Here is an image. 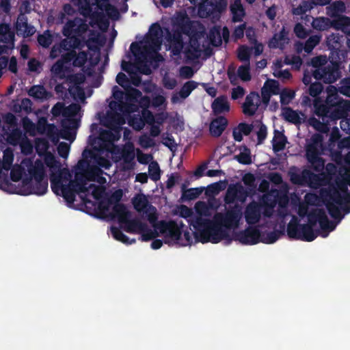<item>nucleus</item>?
Returning a JSON list of instances; mask_svg holds the SVG:
<instances>
[{
    "label": "nucleus",
    "mask_w": 350,
    "mask_h": 350,
    "mask_svg": "<svg viewBox=\"0 0 350 350\" xmlns=\"http://www.w3.org/2000/svg\"><path fill=\"white\" fill-rule=\"evenodd\" d=\"M281 234L282 232L278 230L260 234V241L267 244L273 243L280 238Z\"/></svg>",
    "instance_id": "a19ab883"
},
{
    "label": "nucleus",
    "mask_w": 350,
    "mask_h": 350,
    "mask_svg": "<svg viewBox=\"0 0 350 350\" xmlns=\"http://www.w3.org/2000/svg\"><path fill=\"white\" fill-rule=\"evenodd\" d=\"M228 77L232 85H236L237 77H239L243 81H249L252 79L250 74V62L241 65L238 68L237 75L234 72V70H231L230 68L227 72Z\"/></svg>",
    "instance_id": "2eb2a0df"
},
{
    "label": "nucleus",
    "mask_w": 350,
    "mask_h": 350,
    "mask_svg": "<svg viewBox=\"0 0 350 350\" xmlns=\"http://www.w3.org/2000/svg\"><path fill=\"white\" fill-rule=\"evenodd\" d=\"M28 172L30 178L23 180L25 184L30 183L31 179L36 180L46 178L45 167L43 162L40 159H36L33 164L28 167Z\"/></svg>",
    "instance_id": "f3484780"
},
{
    "label": "nucleus",
    "mask_w": 350,
    "mask_h": 350,
    "mask_svg": "<svg viewBox=\"0 0 350 350\" xmlns=\"http://www.w3.org/2000/svg\"><path fill=\"white\" fill-rule=\"evenodd\" d=\"M189 49H187L185 53L187 54H190L193 57H198L195 53H200V43L199 39L200 38V36L198 32H195L193 34L189 33Z\"/></svg>",
    "instance_id": "2f4dec72"
},
{
    "label": "nucleus",
    "mask_w": 350,
    "mask_h": 350,
    "mask_svg": "<svg viewBox=\"0 0 350 350\" xmlns=\"http://www.w3.org/2000/svg\"><path fill=\"white\" fill-rule=\"evenodd\" d=\"M332 111L329 110L328 118L332 120H339L341 118H346L347 117V112L350 111V100H342L341 105H337Z\"/></svg>",
    "instance_id": "4be33fe9"
},
{
    "label": "nucleus",
    "mask_w": 350,
    "mask_h": 350,
    "mask_svg": "<svg viewBox=\"0 0 350 350\" xmlns=\"http://www.w3.org/2000/svg\"><path fill=\"white\" fill-rule=\"evenodd\" d=\"M129 124L136 131L144 129L145 124L142 116H133L129 120Z\"/></svg>",
    "instance_id": "0e129e2a"
},
{
    "label": "nucleus",
    "mask_w": 350,
    "mask_h": 350,
    "mask_svg": "<svg viewBox=\"0 0 350 350\" xmlns=\"http://www.w3.org/2000/svg\"><path fill=\"white\" fill-rule=\"evenodd\" d=\"M211 108L215 114L218 115L228 112L230 109V104L226 96H219L212 103Z\"/></svg>",
    "instance_id": "393cba45"
},
{
    "label": "nucleus",
    "mask_w": 350,
    "mask_h": 350,
    "mask_svg": "<svg viewBox=\"0 0 350 350\" xmlns=\"http://www.w3.org/2000/svg\"><path fill=\"white\" fill-rule=\"evenodd\" d=\"M314 29L324 31L333 27L336 30H341L345 33H350V17L339 15L337 18L330 20L327 17H317L312 23Z\"/></svg>",
    "instance_id": "20e7f679"
},
{
    "label": "nucleus",
    "mask_w": 350,
    "mask_h": 350,
    "mask_svg": "<svg viewBox=\"0 0 350 350\" xmlns=\"http://www.w3.org/2000/svg\"><path fill=\"white\" fill-rule=\"evenodd\" d=\"M51 71L57 75H64L66 71L65 64L59 59L52 66Z\"/></svg>",
    "instance_id": "338daca9"
},
{
    "label": "nucleus",
    "mask_w": 350,
    "mask_h": 350,
    "mask_svg": "<svg viewBox=\"0 0 350 350\" xmlns=\"http://www.w3.org/2000/svg\"><path fill=\"white\" fill-rule=\"evenodd\" d=\"M308 170H304L301 174L294 173L291 176V180L293 183L299 185H304L306 184V176L308 175L306 172Z\"/></svg>",
    "instance_id": "4d7b16f0"
},
{
    "label": "nucleus",
    "mask_w": 350,
    "mask_h": 350,
    "mask_svg": "<svg viewBox=\"0 0 350 350\" xmlns=\"http://www.w3.org/2000/svg\"><path fill=\"white\" fill-rule=\"evenodd\" d=\"M153 227L158 229L159 232L176 243L179 244L182 236L183 228L185 225L181 221L178 224L175 221H161L159 223L152 224Z\"/></svg>",
    "instance_id": "0eeeda50"
},
{
    "label": "nucleus",
    "mask_w": 350,
    "mask_h": 350,
    "mask_svg": "<svg viewBox=\"0 0 350 350\" xmlns=\"http://www.w3.org/2000/svg\"><path fill=\"white\" fill-rule=\"evenodd\" d=\"M62 50L70 51L76 49H81L83 46L82 40L76 36H69L63 39L59 44Z\"/></svg>",
    "instance_id": "a878e982"
},
{
    "label": "nucleus",
    "mask_w": 350,
    "mask_h": 350,
    "mask_svg": "<svg viewBox=\"0 0 350 350\" xmlns=\"http://www.w3.org/2000/svg\"><path fill=\"white\" fill-rule=\"evenodd\" d=\"M208 39L210 43L214 46H220L222 43L220 31L217 29L210 31Z\"/></svg>",
    "instance_id": "bf43d9fd"
},
{
    "label": "nucleus",
    "mask_w": 350,
    "mask_h": 350,
    "mask_svg": "<svg viewBox=\"0 0 350 350\" xmlns=\"http://www.w3.org/2000/svg\"><path fill=\"white\" fill-rule=\"evenodd\" d=\"M122 224H125L124 230L132 234H139L140 231L144 230L146 227V224L142 222L139 218L130 219L129 217Z\"/></svg>",
    "instance_id": "b1692460"
},
{
    "label": "nucleus",
    "mask_w": 350,
    "mask_h": 350,
    "mask_svg": "<svg viewBox=\"0 0 350 350\" xmlns=\"http://www.w3.org/2000/svg\"><path fill=\"white\" fill-rule=\"evenodd\" d=\"M323 137L320 134H315L311 138V143L306 146V157L308 161L311 163L312 168L317 172H323L325 168V161L319 156V146L321 144Z\"/></svg>",
    "instance_id": "39448f33"
},
{
    "label": "nucleus",
    "mask_w": 350,
    "mask_h": 350,
    "mask_svg": "<svg viewBox=\"0 0 350 350\" xmlns=\"http://www.w3.org/2000/svg\"><path fill=\"white\" fill-rule=\"evenodd\" d=\"M210 3L212 11L217 12L218 14L225 12L228 5L227 0H210Z\"/></svg>",
    "instance_id": "49530a36"
},
{
    "label": "nucleus",
    "mask_w": 350,
    "mask_h": 350,
    "mask_svg": "<svg viewBox=\"0 0 350 350\" xmlns=\"http://www.w3.org/2000/svg\"><path fill=\"white\" fill-rule=\"evenodd\" d=\"M337 178L336 186L329 183L328 187L320 189L321 200L325 204L329 215L339 223L345 215L350 213V193L343 172Z\"/></svg>",
    "instance_id": "7ed1b4c3"
},
{
    "label": "nucleus",
    "mask_w": 350,
    "mask_h": 350,
    "mask_svg": "<svg viewBox=\"0 0 350 350\" xmlns=\"http://www.w3.org/2000/svg\"><path fill=\"white\" fill-rule=\"evenodd\" d=\"M321 36L319 35H313L308 38L306 41L304 50L307 53H310L313 49L319 44L321 41Z\"/></svg>",
    "instance_id": "603ef678"
},
{
    "label": "nucleus",
    "mask_w": 350,
    "mask_h": 350,
    "mask_svg": "<svg viewBox=\"0 0 350 350\" xmlns=\"http://www.w3.org/2000/svg\"><path fill=\"white\" fill-rule=\"evenodd\" d=\"M86 179L83 173L77 172L75 174V179L71 180L68 185H70L77 193H85L88 191L86 187Z\"/></svg>",
    "instance_id": "c85d7f7f"
},
{
    "label": "nucleus",
    "mask_w": 350,
    "mask_h": 350,
    "mask_svg": "<svg viewBox=\"0 0 350 350\" xmlns=\"http://www.w3.org/2000/svg\"><path fill=\"white\" fill-rule=\"evenodd\" d=\"M313 107L314 109V113L319 118H321L324 121L325 118H327L331 109L327 105L324 103L321 97H317L314 99Z\"/></svg>",
    "instance_id": "bb28decb"
},
{
    "label": "nucleus",
    "mask_w": 350,
    "mask_h": 350,
    "mask_svg": "<svg viewBox=\"0 0 350 350\" xmlns=\"http://www.w3.org/2000/svg\"><path fill=\"white\" fill-rule=\"evenodd\" d=\"M306 173L308 174L306 176V184L311 188L318 189L321 186L328 187L329 185V178L325 172L314 174L308 170Z\"/></svg>",
    "instance_id": "4468645a"
},
{
    "label": "nucleus",
    "mask_w": 350,
    "mask_h": 350,
    "mask_svg": "<svg viewBox=\"0 0 350 350\" xmlns=\"http://www.w3.org/2000/svg\"><path fill=\"white\" fill-rule=\"evenodd\" d=\"M287 138L283 133L278 130L274 131V137L272 140L273 150L279 152L285 148Z\"/></svg>",
    "instance_id": "72a5a7b5"
},
{
    "label": "nucleus",
    "mask_w": 350,
    "mask_h": 350,
    "mask_svg": "<svg viewBox=\"0 0 350 350\" xmlns=\"http://www.w3.org/2000/svg\"><path fill=\"white\" fill-rule=\"evenodd\" d=\"M48 190V180L47 178L44 179L36 180L35 184L31 187V193L42 196L46 193Z\"/></svg>",
    "instance_id": "c9c22d12"
},
{
    "label": "nucleus",
    "mask_w": 350,
    "mask_h": 350,
    "mask_svg": "<svg viewBox=\"0 0 350 350\" xmlns=\"http://www.w3.org/2000/svg\"><path fill=\"white\" fill-rule=\"evenodd\" d=\"M89 31V25L85 19L80 17H75L68 20L63 27L62 34L65 37L76 36L84 40L83 35Z\"/></svg>",
    "instance_id": "423d86ee"
},
{
    "label": "nucleus",
    "mask_w": 350,
    "mask_h": 350,
    "mask_svg": "<svg viewBox=\"0 0 350 350\" xmlns=\"http://www.w3.org/2000/svg\"><path fill=\"white\" fill-rule=\"evenodd\" d=\"M124 123L122 116L116 112H108L103 124L109 130L119 135L121 125Z\"/></svg>",
    "instance_id": "dca6fc26"
},
{
    "label": "nucleus",
    "mask_w": 350,
    "mask_h": 350,
    "mask_svg": "<svg viewBox=\"0 0 350 350\" xmlns=\"http://www.w3.org/2000/svg\"><path fill=\"white\" fill-rule=\"evenodd\" d=\"M264 88L267 90L272 94H278L280 90L279 83L274 79L267 81L265 83Z\"/></svg>",
    "instance_id": "680f3d73"
},
{
    "label": "nucleus",
    "mask_w": 350,
    "mask_h": 350,
    "mask_svg": "<svg viewBox=\"0 0 350 350\" xmlns=\"http://www.w3.org/2000/svg\"><path fill=\"white\" fill-rule=\"evenodd\" d=\"M111 232L115 239L123 243L131 245L135 243L136 241L135 239L130 240V239L117 227H111Z\"/></svg>",
    "instance_id": "58836bf2"
},
{
    "label": "nucleus",
    "mask_w": 350,
    "mask_h": 350,
    "mask_svg": "<svg viewBox=\"0 0 350 350\" xmlns=\"http://www.w3.org/2000/svg\"><path fill=\"white\" fill-rule=\"evenodd\" d=\"M139 234H141V240L142 241H149L159 236L157 231L156 230L149 228L147 224L145 229L140 231Z\"/></svg>",
    "instance_id": "864d4df0"
},
{
    "label": "nucleus",
    "mask_w": 350,
    "mask_h": 350,
    "mask_svg": "<svg viewBox=\"0 0 350 350\" xmlns=\"http://www.w3.org/2000/svg\"><path fill=\"white\" fill-rule=\"evenodd\" d=\"M81 107L78 104H70L67 107H64V111L63 112V116L65 118H71L75 116L79 111Z\"/></svg>",
    "instance_id": "5fc2aeb1"
},
{
    "label": "nucleus",
    "mask_w": 350,
    "mask_h": 350,
    "mask_svg": "<svg viewBox=\"0 0 350 350\" xmlns=\"http://www.w3.org/2000/svg\"><path fill=\"white\" fill-rule=\"evenodd\" d=\"M79 126L77 120L73 118H64L61 121V130L59 135L61 138L70 142L75 140L76 137V129Z\"/></svg>",
    "instance_id": "ddd939ff"
},
{
    "label": "nucleus",
    "mask_w": 350,
    "mask_h": 350,
    "mask_svg": "<svg viewBox=\"0 0 350 350\" xmlns=\"http://www.w3.org/2000/svg\"><path fill=\"white\" fill-rule=\"evenodd\" d=\"M294 33L297 38H301V39H304V38H307V36L309 34V33L308 32L306 29L300 23H297L295 25Z\"/></svg>",
    "instance_id": "69168bd1"
},
{
    "label": "nucleus",
    "mask_w": 350,
    "mask_h": 350,
    "mask_svg": "<svg viewBox=\"0 0 350 350\" xmlns=\"http://www.w3.org/2000/svg\"><path fill=\"white\" fill-rule=\"evenodd\" d=\"M62 174H51L50 180L51 189L56 192L55 187H62V193L63 198L69 203H73L75 200V194L77 192L70 185H63L61 182Z\"/></svg>",
    "instance_id": "f8f14e48"
},
{
    "label": "nucleus",
    "mask_w": 350,
    "mask_h": 350,
    "mask_svg": "<svg viewBox=\"0 0 350 350\" xmlns=\"http://www.w3.org/2000/svg\"><path fill=\"white\" fill-rule=\"evenodd\" d=\"M142 92L137 88H131L128 90L125 94L126 102L137 103L142 96Z\"/></svg>",
    "instance_id": "3c124183"
},
{
    "label": "nucleus",
    "mask_w": 350,
    "mask_h": 350,
    "mask_svg": "<svg viewBox=\"0 0 350 350\" xmlns=\"http://www.w3.org/2000/svg\"><path fill=\"white\" fill-rule=\"evenodd\" d=\"M176 25L178 30L185 35H189L191 32H199L193 25L192 21L189 19L186 13H180L176 17Z\"/></svg>",
    "instance_id": "6ab92c4d"
},
{
    "label": "nucleus",
    "mask_w": 350,
    "mask_h": 350,
    "mask_svg": "<svg viewBox=\"0 0 350 350\" xmlns=\"http://www.w3.org/2000/svg\"><path fill=\"white\" fill-rule=\"evenodd\" d=\"M259 98L258 94L255 92H250L247 95L245 102L243 104V112L244 114L252 116H254L258 107V105H254V99Z\"/></svg>",
    "instance_id": "5701e85b"
},
{
    "label": "nucleus",
    "mask_w": 350,
    "mask_h": 350,
    "mask_svg": "<svg viewBox=\"0 0 350 350\" xmlns=\"http://www.w3.org/2000/svg\"><path fill=\"white\" fill-rule=\"evenodd\" d=\"M242 217L238 206L228 209L225 213H217L213 219L198 217L194 221V238L197 242L218 243L222 240L231 243L228 230L237 228Z\"/></svg>",
    "instance_id": "f257e3e1"
},
{
    "label": "nucleus",
    "mask_w": 350,
    "mask_h": 350,
    "mask_svg": "<svg viewBox=\"0 0 350 350\" xmlns=\"http://www.w3.org/2000/svg\"><path fill=\"white\" fill-rule=\"evenodd\" d=\"M312 75L315 79L321 80L325 83H333L341 76L339 64L332 62L331 64L324 66L321 68L314 69L312 70Z\"/></svg>",
    "instance_id": "6e6552de"
},
{
    "label": "nucleus",
    "mask_w": 350,
    "mask_h": 350,
    "mask_svg": "<svg viewBox=\"0 0 350 350\" xmlns=\"http://www.w3.org/2000/svg\"><path fill=\"white\" fill-rule=\"evenodd\" d=\"M195 210L196 213L198 214L197 216H195L193 218L189 220V224L193 227L194 221L198 217H202V216H206L208 215V208L206 205V204L204 202L199 201L196 202L195 205Z\"/></svg>",
    "instance_id": "ea45409f"
},
{
    "label": "nucleus",
    "mask_w": 350,
    "mask_h": 350,
    "mask_svg": "<svg viewBox=\"0 0 350 350\" xmlns=\"http://www.w3.org/2000/svg\"><path fill=\"white\" fill-rule=\"evenodd\" d=\"M148 172L151 180L156 182L161 178V170L157 161L150 163L148 166Z\"/></svg>",
    "instance_id": "09e8293b"
},
{
    "label": "nucleus",
    "mask_w": 350,
    "mask_h": 350,
    "mask_svg": "<svg viewBox=\"0 0 350 350\" xmlns=\"http://www.w3.org/2000/svg\"><path fill=\"white\" fill-rule=\"evenodd\" d=\"M87 59L88 53L85 51H80L79 53H77L75 51V57L72 65L75 67H81L86 63Z\"/></svg>",
    "instance_id": "052dcab7"
},
{
    "label": "nucleus",
    "mask_w": 350,
    "mask_h": 350,
    "mask_svg": "<svg viewBox=\"0 0 350 350\" xmlns=\"http://www.w3.org/2000/svg\"><path fill=\"white\" fill-rule=\"evenodd\" d=\"M242 151L234 156V159L241 164L250 165L252 163L251 152L246 146H243L241 148Z\"/></svg>",
    "instance_id": "4c0bfd02"
},
{
    "label": "nucleus",
    "mask_w": 350,
    "mask_h": 350,
    "mask_svg": "<svg viewBox=\"0 0 350 350\" xmlns=\"http://www.w3.org/2000/svg\"><path fill=\"white\" fill-rule=\"evenodd\" d=\"M261 210L260 206L256 202L250 203L245 208V219L246 222L250 224H255L260 219Z\"/></svg>",
    "instance_id": "a211bd4d"
},
{
    "label": "nucleus",
    "mask_w": 350,
    "mask_h": 350,
    "mask_svg": "<svg viewBox=\"0 0 350 350\" xmlns=\"http://www.w3.org/2000/svg\"><path fill=\"white\" fill-rule=\"evenodd\" d=\"M26 136L23 133L22 131L18 128L12 129L8 136V141L12 145L18 144L22 142Z\"/></svg>",
    "instance_id": "79ce46f5"
},
{
    "label": "nucleus",
    "mask_w": 350,
    "mask_h": 350,
    "mask_svg": "<svg viewBox=\"0 0 350 350\" xmlns=\"http://www.w3.org/2000/svg\"><path fill=\"white\" fill-rule=\"evenodd\" d=\"M328 95L324 101V103L329 106L330 109L337 105H341L342 100H345L342 98L339 97L338 94L336 92V88L333 86H330L328 89Z\"/></svg>",
    "instance_id": "473e14b6"
},
{
    "label": "nucleus",
    "mask_w": 350,
    "mask_h": 350,
    "mask_svg": "<svg viewBox=\"0 0 350 350\" xmlns=\"http://www.w3.org/2000/svg\"><path fill=\"white\" fill-rule=\"evenodd\" d=\"M229 9L232 15V21L233 23H239L243 21V18L245 16V10L241 3V0L231 1Z\"/></svg>",
    "instance_id": "aec40b11"
},
{
    "label": "nucleus",
    "mask_w": 350,
    "mask_h": 350,
    "mask_svg": "<svg viewBox=\"0 0 350 350\" xmlns=\"http://www.w3.org/2000/svg\"><path fill=\"white\" fill-rule=\"evenodd\" d=\"M323 90V85L319 81H315L310 85L308 88V94L314 98L319 97V95Z\"/></svg>",
    "instance_id": "6e6d98bb"
},
{
    "label": "nucleus",
    "mask_w": 350,
    "mask_h": 350,
    "mask_svg": "<svg viewBox=\"0 0 350 350\" xmlns=\"http://www.w3.org/2000/svg\"><path fill=\"white\" fill-rule=\"evenodd\" d=\"M53 36L49 30L44 31L42 34L38 36V42L43 48H48L52 44Z\"/></svg>",
    "instance_id": "8fccbe9b"
},
{
    "label": "nucleus",
    "mask_w": 350,
    "mask_h": 350,
    "mask_svg": "<svg viewBox=\"0 0 350 350\" xmlns=\"http://www.w3.org/2000/svg\"><path fill=\"white\" fill-rule=\"evenodd\" d=\"M44 163L47 167H49L52 170H59L60 168V163L56 159L55 156L51 152H48L46 154L44 157Z\"/></svg>",
    "instance_id": "de8ad7c7"
},
{
    "label": "nucleus",
    "mask_w": 350,
    "mask_h": 350,
    "mask_svg": "<svg viewBox=\"0 0 350 350\" xmlns=\"http://www.w3.org/2000/svg\"><path fill=\"white\" fill-rule=\"evenodd\" d=\"M228 125V120L224 116H219L212 120L209 126V131L213 137L221 135Z\"/></svg>",
    "instance_id": "412c9836"
},
{
    "label": "nucleus",
    "mask_w": 350,
    "mask_h": 350,
    "mask_svg": "<svg viewBox=\"0 0 350 350\" xmlns=\"http://www.w3.org/2000/svg\"><path fill=\"white\" fill-rule=\"evenodd\" d=\"M308 223L299 224L296 217H293L287 226V234L290 239L301 240L307 242L314 241L319 234V230H314L317 222L322 230L323 237H326L328 233L335 229L336 224L329 221L326 213L323 208H314L308 214Z\"/></svg>",
    "instance_id": "f03ea898"
},
{
    "label": "nucleus",
    "mask_w": 350,
    "mask_h": 350,
    "mask_svg": "<svg viewBox=\"0 0 350 350\" xmlns=\"http://www.w3.org/2000/svg\"><path fill=\"white\" fill-rule=\"evenodd\" d=\"M260 231L256 226H249L235 233L234 239L244 245H254L260 242Z\"/></svg>",
    "instance_id": "9d476101"
},
{
    "label": "nucleus",
    "mask_w": 350,
    "mask_h": 350,
    "mask_svg": "<svg viewBox=\"0 0 350 350\" xmlns=\"http://www.w3.org/2000/svg\"><path fill=\"white\" fill-rule=\"evenodd\" d=\"M342 83L343 85L339 89L340 93L350 98V77L343 79Z\"/></svg>",
    "instance_id": "774afa93"
},
{
    "label": "nucleus",
    "mask_w": 350,
    "mask_h": 350,
    "mask_svg": "<svg viewBox=\"0 0 350 350\" xmlns=\"http://www.w3.org/2000/svg\"><path fill=\"white\" fill-rule=\"evenodd\" d=\"M112 215L113 217H117L119 222L121 224L131 216L130 212L122 203L113 205L112 208Z\"/></svg>",
    "instance_id": "7c9ffc66"
},
{
    "label": "nucleus",
    "mask_w": 350,
    "mask_h": 350,
    "mask_svg": "<svg viewBox=\"0 0 350 350\" xmlns=\"http://www.w3.org/2000/svg\"><path fill=\"white\" fill-rule=\"evenodd\" d=\"M134 208L138 213L145 214L148 221L152 225L154 224L158 219L157 208L149 203L148 199L144 195H139L133 200Z\"/></svg>",
    "instance_id": "1a4fd4ad"
},
{
    "label": "nucleus",
    "mask_w": 350,
    "mask_h": 350,
    "mask_svg": "<svg viewBox=\"0 0 350 350\" xmlns=\"http://www.w3.org/2000/svg\"><path fill=\"white\" fill-rule=\"evenodd\" d=\"M202 3L199 6V13L201 15L210 16L211 14H217L216 12L212 11L210 0H200Z\"/></svg>",
    "instance_id": "13d9d810"
},
{
    "label": "nucleus",
    "mask_w": 350,
    "mask_h": 350,
    "mask_svg": "<svg viewBox=\"0 0 350 350\" xmlns=\"http://www.w3.org/2000/svg\"><path fill=\"white\" fill-rule=\"evenodd\" d=\"M282 115L284 119L290 123L294 124H299L301 123V118L299 113L291 107H286L284 109Z\"/></svg>",
    "instance_id": "e433bc0d"
},
{
    "label": "nucleus",
    "mask_w": 350,
    "mask_h": 350,
    "mask_svg": "<svg viewBox=\"0 0 350 350\" xmlns=\"http://www.w3.org/2000/svg\"><path fill=\"white\" fill-rule=\"evenodd\" d=\"M162 33L161 27L158 23H153L150 26L149 33L145 38V42L148 44L150 51H157L161 49Z\"/></svg>",
    "instance_id": "9b49d317"
},
{
    "label": "nucleus",
    "mask_w": 350,
    "mask_h": 350,
    "mask_svg": "<svg viewBox=\"0 0 350 350\" xmlns=\"http://www.w3.org/2000/svg\"><path fill=\"white\" fill-rule=\"evenodd\" d=\"M139 144L144 148L153 147L155 144L154 139L146 134H144L139 137Z\"/></svg>",
    "instance_id": "e2e57ef3"
},
{
    "label": "nucleus",
    "mask_w": 350,
    "mask_h": 350,
    "mask_svg": "<svg viewBox=\"0 0 350 350\" xmlns=\"http://www.w3.org/2000/svg\"><path fill=\"white\" fill-rule=\"evenodd\" d=\"M238 184L230 185L226 191L224 201L226 204H232L237 199Z\"/></svg>",
    "instance_id": "a18cd8bd"
},
{
    "label": "nucleus",
    "mask_w": 350,
    "mask_h": 350,
    "mask_svg": "<svg viewBox=\"0 0 350 350\" xmlns=\"http://www.w3.org/2000/svg\"><path fill=\"white\" fill-rule=\"evenodd\" d=\"M18 33H21L24 37H29L34 33V28L27 23L25 17L18 18L16 24Z\"/></svg>",
    "instance_id": "c756f323"
},
{
    "label": "nucleus",
    "mask_w": 350,
    "mask_h": 350,
    "mask_svg": "<svg viewBox=\"0 0 350 350\" xmlns=\"http://www.w3.org/2000/svg\"><path fill=\"white\" fill-rule=\"evenodd\" d=\"M182 196L183 200H192L196 199L202 193V189L199 188L186 189V185L183 184L182 187Z\"/></svg>",
    "instance_id": "f704fd0d"
},
{
    "label": "nucleus",
    "mask_w": 350,
    "mask_h": 350,
    "mask_svg": "<svg viewBox=\"0 0 350 350\" xmlns=\"http://www.w3.org/2000/svg\"><path fill=\"white\" fill-rule=\"evenodd\" d=\"M197 83L194 81H189L186 82L181 88L179 95L182 98H187L191 92L197 88Z\"/></svg>",
    "instance_id": "c03bdc74"
},
{
    "label": "nucleus",
    "mask_w": 350,
    "mask_h": 350,
    "mask_svg": "<svg viewBox=\"0 0 350 350\" xmlns=\"http://www.w3.org/2000/svg\"><path fill=\"white\" fill-rule=\"evenodd\" d=\"M109 107L112 109H118L123 113H133L138 111L139 105L133 102H112L109 104Z\"/></svg>",
    "instance_id": "cd10ccee"
},
{
    "label": "nucleus",
    "mask_w": 350,
    "mask_h": 350,
    "mask_svg": "<svg viewBox=\"0 0 350 350\" xmlns=\"http://www.w3.org/2000/svg\"><path fill=\"white\" fill-rule=\"evenodd\" d=\"M252 48L241 45L237 50V57L241 62H250Z\"/></svg>",
    "instance_id": "37998d69"
}]
</instances>
